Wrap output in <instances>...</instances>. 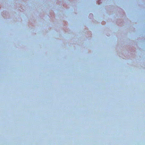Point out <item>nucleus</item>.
<instances>
[{
    "label": "nucleus",
    "instance_id": "obj_1",
    "mask_svg": "<svg viewBox=\"0 0 145 145\" xmlns=\"http://www.w3.org/2000/svg\"><path fill=\"white\" fill-rule=\"evenodd\" d=\"M90 15L91 16H93V14H90Z\"/></svg>",
    "mask_w": 145,
    "mask_h": 145
}]
</instances>
